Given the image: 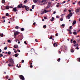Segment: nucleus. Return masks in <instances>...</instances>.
<instances>
[{"mask_svg":"<svg viewBox=\"0 0 80 80\" xmlns=\"http://www.w3.org/2000/svg\"><path fill=\"white\" fill-rule=\"evenodd\" d=\"M60 58H59L58 60V62H60Z\"/></svg>","mask_w":80,"mask_h":80,"instance_id":"a18cd8bd","label":"nucleus"},{"mask_svg":"<svg viewBox=\"0 0 80 80\" xmlns=\"http://www.w3.org/2000/svg\"><path fill=\"white\" fill-rule=\"evenodd\" d=\"M27 0H25V1H24V3H27Z\"/></svg>","mask_w":80,"mask_h":80,"instance_id":"cd10ccee","label":"nucleus"},{"mask_svg":"<svg viewBox=\"0 0 80 80\" xmlns=\"http://www.w3.org/2000/svg\"><path fill=\"white\" fill-rule=\"evenodd\" d=\"M24 30L25 29L23 28H21V31H24Z\"/></svg>","mask_w":80,"mask_h":80,"instance_id":"2eb2a0df","label":"nucleus"},{"mask_svg":"<svg viewBox=\"0 0 80 80\" xmlns=\"http://www.w3.org/2000/svg\"><path fill=\"white\" fill-rule=\"evenodd\" d=\"M65 50H67V46H65Z\"/></svg>","mask_w":80,"mask_h":80,"instance_id":"72a5a7b5","label":"nucleus"},{"mask_svg":"<svg viewBox=\"0 0 80 80\" xmlns=\"http://www.w3.org/2000/svg\"><path fill=\"white\" fill-rule=\"evenodd\" d=\"M73 43H76V41H75V40H74L73 41Z\"/></svg>","mask_w":80,"mask_h":80,"instance_id":"c03bdc74","label":"nucleus"},{"mask_svg":"<svg viewBox=\"0 0 80 80\" xmlns=\"http://www.w3.org/2000/svg\"><path fill=\"white\" fill-rule=\"evenodd\" d=\"M72 26H71L70 27V29H71V30H72Z\"/></svg>","mask_w":80,"mask_h":80,"instance_id":"3c124183","label":"nucleus"},{"mask_svg":"<svg viewBox=\"0 0 80 80\" xmlns=\"http://www.w3.org/2000/svg\"><path fill=\"white\" fill-rule=\"evenodd\" d=\"M78 60L79 62H80V58H78L77 60Z\"/></svg>","mask_w":80,"mask_h":80,"instance_id":"c9c22d12","label":"nucleus"},{"mask_svg":"<svg viewBox=\"0 0 80 80\" xmlns=\"http://www.w3.org/2000/svg\"><path fill=\"white\" fill-rule=\"evenodd\" d=\"M53 45H54V47H57V43H56V42L54 43L53 44Z\"/></svg>","mask_w":80,"mask_h":80,"instance_id":"0eeeda50","label":"nucleus"},{"mask_svg":"<svg viewBox=\"0 0 80 80\" xmlns=\"http://www.w3.org/2000/svg\"><path fill=\"white\" fill-rule=\"evenodd\" d=\"M80 8L79 9H77L76 10V13H78L79 12H80Z\"/></svg>","mask_w":80,"mask_h":80,"instance_id":"423d86ee","label":"nucleus"},{"mask_svg":"<svg viewBox=\"0 0 80 80\" xmlns=\"http://www.w3.org/2000/svg\"><path fill=\"white\" fill-rule=\"evenodd\" d=\"M73 34H74V35H76V34H77V32H73Z\"/></svg>","mask_w":80,"mask_h":80,"instance_id":"5701e85b","label":"nucleus"},{"mask_svg":"<svg viewBox=\"0 0 80 80\" xmlns=\"http://www.w3.org/2000/svg\"><path fill=\"white\" fill-rule=\"evenodd\" d=\"M6 78L7 79H8V76H7Z\"/></svg>","mask_w":80,"mask_h":80,"instance_id":"5fc2aeb1","label":"nucleus"},{"mask_svg":"<svg viewBox=\"0 0 80 80\" xmlns=\"http://www.w3.org/2000/svg\"><path fill=\"white\" fill-rule=\"evenodd\" d=\"M36 23L35 22H34L33 23V25H35V24Z\"/></svg>","mask_w":80,"mask_h":80,"instance_id":"774afa93","label":"nucleus"},{"mask_svg":"<svg viewBox=\"0 0 80 80\" xmlns=\"http://www.w3.org/2000/svg\"><path fill=\"white\" fill-rule=\"evenodd\" d=\"M16 67H18V68H20V67H19V66H18V64L17 66H16Z\"/></svg>","mask_w":80,"mask_h":80,"instance_id":"a19ab883","label":"nucleus"},{"mask_svg":"<svg viewBox=\"0 0 80 80\" xmlns=\"http://www.w3.org/2000/svg\"><path fill=\"white\" fill-rule=\"evenodd\" d=\"M78 4H79V5H80V2H79Z\"/></svg>","mask_w":80,"mask_h":80,"instance_id":"338daca9","label":"nucleus"},{"mask_svg":"<svg viewBox=\"0 0 80 80\" xmlns=\"http://www.w3.org/2000/svg\"><path fill=\"white\" fill-rule=\"evenodd\" d=\"M69 33L70 34H72V33H73L72 32V30H69Z\"/></svg>","mask_w":80,"mask_h":80,"instance_id":"a211bd4d","label":"nucleus"},{"mask_svg":"<svg viewBox=\"0 0 80 80\" xmlns=\"http://www.w3.org/2000/svg\"><path fill=\"white\" fill-rule=\"evenodd\" d=\"M72 15H73V14L72 13H70L68 16H67V18L68 19H70V17H72Z\"/></svg>","mask_w":80,"mask_h":80,"instance_id":"7ed1b4c3","label":"nucleus"},{"mask_svg":"<svg viewBox=\"0 0 80 80\" xmlns=\"http://www.w3.org/2000/svg\"><path fill=\"white\" fill-rule=\"evenodd\" d=\"M24 60H22V63H24Z\"/></svg>","mask_w":80,"mask_h":80,"instance_id":"ea45409f","label":"nucleus"},{"mask_svg":"<svg viewBox=\"0 0 80 80\" xmlns=\"http://www.w3.org/2000/svg\"><path fill=\"white\" fill-rule=\"evenodd\" d=\"M66 11H67V9H65L64 10V12H66Z\"/></svg>","mask_w":80,"mask_h":80,"instance_id":"49530a36","label":"nucleus"},{"mask_svg":"<svg viewBox=\"0 0 80 80\" xmlns=\"http://www.w3.org/2000/svg\"><path fill=\"white\" fill-rule=\"evenodd\" d=\"M56 7H59V5L58 4L57 5H56Z\"/></svg>","mask_w":80,"mask_h":80,"instance_id":"864d4df0","label":"nucleus"},{"mask_svg":"<svg viewBox=\"0 0 80 80\" xmlns=\"http://www.w3.org/2000/svg\"><path fill=\"white\" fill-rule=\"evenodd\" d=\"M52 36H51L49 38V39H52Z\"/></svg>","mask_w":80,"mask_h":80,"instance_id":"f704fd0d","label":"nucleus"},{"mask_svg":"<svg viewBox=\"0 0 80 80\" xmlns=\"http://www.w3.org/2000/svg\"><path fill=\"white\" fill-rule=\"evenodd\" d=\"M19 34H20V32L18 31H16L14 32V37L15 38H16V36L17 35H19Z\"/></svg>","mask_w":80,"mask_h":80,"instance_id":"20e7f679","label":"nucleus"},{"mask_svg":"<svg viewBox=\"0 0 80 80\" xmlns=\"http://www.w3.org/2000/svg\"><path fill=\"white\" fill-rule=\"evenodd\" d=\"M65 15V14H62V15H61V17H62V18H63V17H64V16Z\"/></svg>","mask_w":80,"mask_h":80,"instance_id":"4be33fe9","label":"nucleus"},{"mask_svg":"<svg viewBox=\"0 0 80 80\" xmlns=\"http://www.w3.org/2000/svg\"><path fill=\"white\" fill-rule=\"evenodd\" d=\"M14 48H18V45H17L16 44L14 45Z\"/></svg>","mask_w":80,"mask_h":80,"instance_id":"1a4fd4ad","label":"nucleus"},{"mask_svg":"<svg viewBox=\"0 0 80 80\" xmlns=\"http://www.w3.org/2000/svg\"><path fill=\"white\" fill-rule=\"evenodd\" d=\"M54 19H55V18H54L52 17V18L50 19L51 21H53V20H54Z\"/></svg>","mask_w":80,"mask_h":80,"instance_id":"f3484780","label":"nucleus"},{"mask_svg":"<svg viewBox=\"0 0 80 80\" xmlns=\"http://www.w3.org/2000/svg\"><path fill=\"white\" fill-rule=\"evenodd\" d=\"M58 33H56V36L57 37H58Z\"/></svg>","mask_w":80,"mask_h":80,"instance_id":"052dcab7","label":"nucleus"},{"mask_svg":"<svg viewBox=\"0 0 80 80\" xmlns=\"http://www.w3.org/2000/svg\"><path fill=\"white\" fill-rule=\"evenodd\" d=\"M76 23H77V22H76V21H74L72 23V25H75V24Z\"/></svg>","mask_w":80,"mask_h":80,"instance_id":"9b49d317","label":"nucleus"},{"mask_svg":"<svg viewBox=\"0 0 80 80\" xmlns=\"http://www.w3.org/2000/svg\"><path fill=\"white\" fill-rule=\"evenodd\" d=\"M65 2H66L65 1H64L63 2H62V3H65Z\"/></svg>","mask_w":80,"mask_h":80,"instance_id":"680f3d73","label":"nucleus"},{"mask_svg":"<svg viewBox=\"0 0 80 80\" xmlns=\"http://www.w3.org/2000/svg\"><path fill=\"white\" fill-rule=\"evenodd\" d=\"M8 55H10V54H11V52H8Z\"/></svg>","mask_w":80,"mask_h":80,"instance_id":"a878e982","label":"nucleus"},{"mask_svg":"<svg viewBox=\"0 0 80 80\" xmlns=\"http://www.w3.org/2000/svg\"><path fill=\"white\" fill-rule=\"evenodd\" d=\"M8 43H11V41L10 40H8Z\"/></svg>","mask_w":80,"mask_h":80,"instance_id":"412c9836","label":"nucleus"},{"mask_svg":"<svg viewBox=\"0 0 80 80\" xmlns=\"http://www.w3.org/2000/svg\"><path fill=\"white\" fill-rule=\"evenodd\" d=\"M75 48L77 50H78V49H79V48H78V47H77L76 48Z\"/></svg>","mask_w":80,"mask_h":80,"instance_id":"7c9ffc66","label":"nucleus"},{"mask_svg":"<svg viewBox=\"0 0 80 80\" xmlns=\"http://www.w3.org/2000/svg\"><path fill=\"white\" fill-rule=\"evenodd\" d=\"M8 66H9V67H10V66H12V65H11L10 64H8Z\"/></svg>","mask_w":80,"mask_h":80,"instance_id":"bf43d9fd","label":"nucleus"},{"mask_svg":"<svg viewBox=\"0 0 80 80\" xmlns=\"http://www.w3.org/2000/svg\"><path fill=\"white\" fill-rule=\"evenodd\" d=\"M49 12L48 11H47L45 9H42L41 11V15H42L43 14H44V13H47Z\"/></svg>","mask_w":80,"mask_h":80,"instance_id":"f03ea898","label":"nucleus"},{"mask_svg":"<svg viewBox=\"0 0 80 80\" xmlns=\"http://www.w3.org/2000/svg\"><path fill=\"white\" fill-rule=\"evenodd\" d=\"M20 79H21V80H25V78H24V77L22 75H21L20 76Z\"/></svg>","mask_w":80,"mask_h":80,"instance_id":"39448f33","label":"nucleus"},{"mask_svg":"<svg viewBox=\"0 0 80 80\" xmlns=\"http://www.w3.org/2000/svg\"><path fill=\"white\" fill-rule=\"evenodd\" d=\"M7 49V47L4 48V50H6Z\"/></svg>","mask_w":80,"mask_h":80,"instance_id":"2f4dec72","label":"nucleus"},{"mask_svg":"<svg viewBox=\"0 0 80 80\" xmlns=\"http://www.w3.org/2000/svg\"><path fill=\"white\" fill-rule=\"evenodd\" d=\"M5 2V0H2V3H4Z\"/></svg>","mask_w":80,"mask_h":80,"instance_id":"6ab92c4d","label":"nucleus"},{"mask_svg":"<svg viewBox=\"0 0 80 80\" xmlns=\"http://www.w3.org/2000/svg\"><path fill=\"white\" fill-rule=\"evenodd\" d=\"M16 50H15L14 51V53H17V51H16Z\"/></svg>","mask_w":80,"mask_h":80,"instance_id":"79ce46f5","label":"nucleus"},{"mask_svg":"<svg viewBox=\"0 0 80 80\" xmlns=\"http://www.w3.org/2000/svg\"><path fill=\"white\" fill-rule=\"evenodd\" d=\"M18 40L17 39H16L15 40V41L16 42H17V41H18Z\"/></svg>","mask_w":80,"mask_h":80,"instance_id":"0e129e2a","label":"nucleus"},{"mask_svg":"<svg viewBox=\"0 0 80 80\" xmlns=\"http://www.w3.org/2000/svg\"><path fill=\"white\" fill-rule=\"evenodd\" d=\"M69 12H70V13H71L72 12V11H71L70 10H68Z\"/></svg>","mask_w":80,"mask_h":80,"instance_id":"de8ad7c7","label":"nucleus"},{"mask_svg":"<svg viewBox=\"0 0 80 80\" xmlns=\"http://www.w3.org/2000/svg\"><path fill=\"white\" fill-rule=\"evenodd\" d=\"M35 41H36V42H38V41H37V39H35Z\"/></svg>","mask_w":80,"mask_h":80,"instance_id":"09e8293b","label":"nucleus"},{"mask_svg":"<svg viewBox=\"0 0 80 80\" xmlns=\"http://www.w3.org/2000/svg\"><path fill=\"white\" fill-rule=\"evenodd\" d=\"M0 35L1 37H3V34L2 33V34H0Z\"/></svg>","mask_w":80,"mask_h":80,"instance_id":"bb28decb","label":"nucleus"},{"mask_svg":"<svg viewBox=\"0 0 80 80\" xmlns=\"http://www.w3.org/2000/svg\"><path fill=\"white\" fill-rule=\"evenodd\" d=\"M63 18H61L60 19V20L61 21H63Z\"/></svg>","mask_w":80,"mask_h":80,"instance_id":"473e14b6","label":"nucleus"},{"mask_svg":"<svg viewBox=\"0 0 80 80\" xmlns=\"http://www.w3.org/2000/svg\"><path fill=\"white\" fill-rule=\"evenodd\" d=\"M44 19H47V17H44Z\"/></svg>","mask_w":80,"mask_h":80,"instance_id":"8fccbe9b","label":"nucleus"},{"mask_svg":"<svg viewBox=\"0 0 80 80\" xmlns=\"http://www.w3.org/2000/svg\"><path fill=\"white\" fill-rule=\"evenodd\" d=\"M38 1V0H33V2L34 3H36Z\"/></svg>","mask_w":80,"mask_h":80,"instance_id":"dca6fc26","label":"nucleus"},{"mask_svg":"<svg viewBox=\"0 0 80 80\" xmlns=\"http://www.w3.org/2000/svg\"><path fill=\"white\" fill-rule=\"evenodd\" d=\"M20 28V27H18V26H16V27H15V28L16 29H18V28Z\"/></svg>","mask_w":80,"mask_h":80,"instance_id":"ddd939ff","label":"nucleus"},{"mask_svg":"<svg viewBox=\"0 0 80 80\" xmlns=\"http://www.w3.org/2000/svg\"><path fill=\"white\" fill-rule=\"evenodd\" d=\"M56 13V12L54 11V12L53 13V14H55Z\"/></svg>","mask_w":80,"mask_h":80,"instance_id":"4d7b16f0","label":"nucleus"},{"mask_svg":"<svg viewBox=\"0 0 80 80\" xmlns=\"http://www.w3.org/2000/svg\"><path fill=\"white\" fill-rule=\"evenodd\" d=\"M18 52H20V50H18Z\"/></svg>","mask_w":80,"mask_h":80,"instance_id":"6e6d98bb","label":"nucleus"},{"mask_svg":"<svg viewBox=\"0 0 80 80\" xmlns=\"http://www.w3.org/2000/svg\"><path fill=\"white\" fill-rule=\"evenodd\" d=\"M13 12H17V8H13Z\"/></svg>","mask_w":80,"mask_h":80,"instance_id":"6e6552de","label":"nucleus"},{"mask_svg":"<svg viewBox=\"0 0 80 80\" xmlns=\"http://www.w3.org/2000/svg\"><path fill=\"white\" fill-rule=\"evenodd\" d=\"M30 67L31 68H32V67H33V66H32V65H31L30 66Z\"/></svg>","mask_w":80,"mask_h":80,"instance_id":"603ef678","label":"nucleus"},{"mask_svg":"<svg viewBox=\"0 0 80 80\" xmlns=\"http://www.w3.org/2000/svg\"><path fill=\"white\" fill-rule=\"evenodd\" d=\"M34 7H35V5H33L32 6V9H33L34 8Z\"/></svg>","mask_w":80,"mask_h":80,"instance_id":"393cba45","label":"nucleus"},{"mask_svg":"<svg viewBox=\"0 0 80 80\" xmlns=\"http://www.w3.org/2000/svg\"><path fill=\"white\" fill-rule=\"evenodd\" d=\"M30 11L32 12V9H30Z\"/></svg>","mask_w":80,"mask_h":80,"instance_id":"69168bd1","label":"nucleus"},{"mask_svg":"<svg viewBox=\"0 0 80 80\" xmlns=\"http://www.w3.org/2000/svg\"><path fill=\"white\" fill-rule=\"evenodd\" d=\"M71 52L72 53H73L74 52V50L73 49H71Z\"/></svg>","mask_w":80,"mask_h":80,"instance_id":"4468645a","label":"nucleus"},{"mask_svg":"<svg viewBox=\"0 0 80 80\" xmlns=\"http://www.w3.org/2000/svg\"><path fill=\"white\" fill-rule=\"evenodd\" d=\"M6 8L7 9H8L9 8H10V7H9L8 6H6Z\"/></svg>","mask_w":80,"mask_h":80,"instance_id":"aec40b11","label":"nucleus"},{"mask_svg":"<svg viewBox=\"0 0 80 80\" xmlns=\"http://www.w3.org/2000/svg\"><path fill=\"white\" fill-rule=\"evenodd\" d=\"M43 28H47V26L46 25H44L43 26Z\"/></svg>","mask_w":80,"mask_h":80,"instance_id":"b1692460","label":"nucleus"},{"mask_svg":"<svg viewBox=\"0 0 80 80\" xmlns=\"http://www.w3.org/2000/svg\"><path fill=\"white\" fill-rule=\"evenodd\" d=\"M8 15H9L8 13H7L6 14V16H8Z\"/></svg>","mask_w":80,"mask_h":80,"instance_id":"e433bc0d","label":"nucleus"},{"mask_svg":"<svg viewBox=\"0 0 80 80\" xmlns=\"http://www.w3.org/2000/svg\"><path fill=\"white\" fill-rule=\"evenodd\" d=\"M24 43L25 44H26V45L27 44V43L26 41H24Z\"/></svg>","mask_w":80,"mask_h":80,"instance_id":"37998d69","label":"nucleus"},{"mask_svg":"<svg viewBox=\"0 0 80 80\" xmlns=\"http://www.w3.org/2000/svg\"><path fill=\"white\" fill-rule=\"evenodd\" d=\"M62 27H64L65 26V24H63L62 25Z\"/></svg>","mask_w":80,"mask_h":80,"instance_id":"4c0bfd02","label":"nucleus"},{"mask_svg":"<svg viewBox=\"0 0 80 80\" xmlns=\"http://www.w3.org/2000/svg\"><path fill=\"white\" fill-rule=\"evenodd\" d=\"M3 57V55L2 54V53H1L0 54V57Z\"/></svg>","mask_w":80,"mask_h":80,"instance_id":"c756f323","label":"nucleus"},{"mask_svg":"<svg viewBox=\"0 0 80 80\" xmlns=\"http://www.w3.org/2000/svg\"><path fill=\"white\" fill-rule=\"evenodd\" d=\"M2 18H3V19L5 18V17H2Z\"/></svg>","mask_w":80,"mask_h":80,"instance_id":"13d9d810","label":"nucleus"},{"mask_svg":"<svg viewBox=\"0 0 80 80\" xmlns=\"http://www.w3.org/2000/svg\"><path fill=\"white\" fill-rule=\"evenodd\" d=\"M46 2V1H45V0H42V2H41V3H45V2Z\"/></svg>","mask_w":80,"mask_h":80,"instance_id":"f8f14e48","label":"nucleus"},{"mask_svg":"<svg viewBox=\"0 0 80 80\" xmlns=\"http://www.w3.org/2000/svg\"><path fill=\"white\" fill-rule=\"evenodd\" d=\"M18 8H22H22H24V7H25L26 10H27V11H28V10H29V7H27L25 5L22 6V4L18 5Z\"/></svg>","mask_w":80,"mask_h":80,"instance_id":"f257e3e1","label":"nucleus"},{"mask_svg":"<svg viewBox=\"0 0 80 80\" xmlns=\"http://www.w3.org/2000/svg\"><path fill=\"white\" fill-rule=\"evenodd\" d=\"M58 17L59 16H56V18H59V17Z\"/></svg>","mask_w":80,"mask_h":80,"instance_id":"e2e57ef3","label":"nucleus"},{"mask_svg":"<svg viewBox=\"0 0 80 80\" xmlns=\"http://www.w3.org/2000/svg\"><path fill=\"white\" fill-rule=\"evenodd\" d=\"M18 55H19V54H18V53L15 54L14 55V56H15V57H18Z\"/></svg>","mask_w":80,"mask_h":80,"instance_id":"9d476101","label":"nucleus"},{"mask_svg":"<svg viewBox=\"0 0 80 80\" xmlns=\"http://www.w3.org/2000/svg\"><path fill=\"white\" fill-rule=\"evenodd\" d=\"M11 63H12V64H14V62H13V60H12V62H11Z\"/></svg>","mask_w":80,"mask_h":80,"instance_id":"c85d7f7f","label":"nucleus"},{"mask_svg":"<svg viewBox=\"0 0 80 80\" xmlns=\"http://www.w3.org/2000/svg\"><path fill=\"white\" fill-rule=\"evenodd\" d=\"M71 43H72L73 42V40H72V39H71Z\"/></svg>","mask_w":80,"mask_h":80,"instance_id":"58836bf2","label":"nucleus"}]
</instances>
